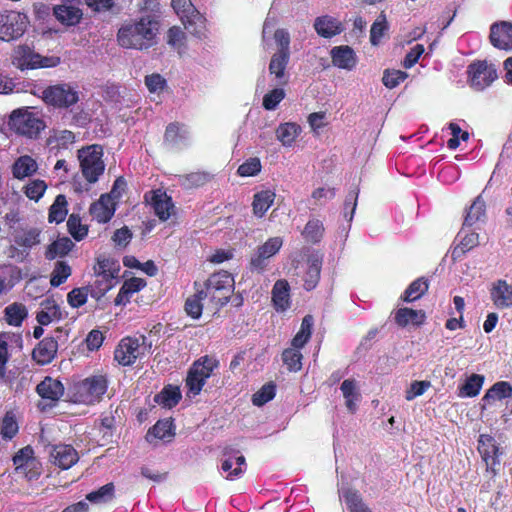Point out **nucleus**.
Listing matches in <instances>:
<instances>
[{"label":"nucleus","instance_id":"obj_55","mask_svg":"<svg viewBox=\"0 0 512 512\" xmlns=\"http://www.w3.org/2000/svg\"><path fill=\"white\" fill-rule=\"evenodd\" d=\"M388 29L385 14L382 12L374 21L370 30V41L373 45H378L384 36L385 31Z\"/></svg>","mask_w":512,"mask_h":512},{"label":"nucleus","instance_id":"obj_7","mask_svg":"<svg viewBox=\"0 0 512 512\" xmlns=\"http://www.w3.org/2000/svg\"><path fill=\"white\" fill-rule=\"evenodd\" d=\"M13 64L19 69L52 68L60 64L57 56H42L28 46H18L13 53Z\"/></svg>","mask_w":512,"mask_h":512},{"label":"nucleus","instance_id":"obj_62","mask_svg":"<svg viewBox=\"0 0 512 512\" xmlns=\"http://www.w3.org/2000/svg\"><path fill=\"white\" fill-rule=\"evenodd\" d=\"M46 189L47 185L43 180H33L24 187V193L29 199L38 201Z\"/></svg>","mask_w":512,"mask_h":512},{"label":"nucleus","instance_id":"obj_3","mask_svg":"<svg viewBox=\"0 0 512 512\" xmlns=\"http://www.w3.org/2000/svg\"><path fill=\"white\" fill-rule=\"evenodd\" d=\"M9 128L16 134L29 139H36L46 128L42 117L29 107L14 110L8 122Z\"/></svg>","mask_w":512,"mask_h":512},{"label":"nucleus","instance_id":"obj_49","mask_svg":"<svg viewBox=\"0 0 512 512\" xmlns=\"http://www.w3.org/2000/svg\"><path fill=\"white\" fill-rule=\"evenodd\" d=\"M114 497V485L108 483L100 487L96 491H92L86 495V499L93 504H104L112 500Z\"/></svg>","mask_w":512,"mask_h":512},{"label":"nucleus","instance_id":"obj_61","mask_svg":"<svg viewBox=\"0 0 512 512\" xmlns=\"http://www.w3.org/2000/svg\"><path fill=\"white\" fill-rule=\"evenodd\" d=\"M284 97V89L281 87H276L264 95L262 105L266 110H274L276 109L278 104L284 99Z\"/></svg>","mask_w":512,"mask_h":512},{"label":"nucleus","instance_id":"obj_17","mask_svg":"<svg viewBox=\"0 0 512 512\" xmlns=\"http://www.w3.org/2000/svg\"><path fill=\"white\" fill-rule=\"evenodd\" d=\"M478 451L486 464L487 472L496 474V466L499 465V447L495 439L488 434H481L478 439Z\"/></svg>","mask_w":512,"mask_h":512},{"label":"nucleus","instance_id":"obj_8","mask_svg":"<svg viewBox=\"0 0 512 512\" xmlns=\"http://www.w3.org/2000/svg\"><path fill=\"white\" fill-rule=\"evenodd\" d=\"M218 361L215 358L204 356L194 362L190 368L187 378L186 386L189 394L198 395L202 390L206 380L211 376L213 370L217 368Z\"/></svg>","mask_w":512,"mask_h":512},{"label":"nucleus","instance_id":"obj_27","mask_svg":"<svg viewBox=\"0 0 512 512\" xmlns=\"http://www.w3.org/2000/svg\"><path fill=\"white\" fill-rule=\"evenodd\" d=\"M114 203L110 195H102L100 199L90 207V214L99 223L108 222L114 214Z\"/></svg>","mask_w":512,"mask_h":512},{"label":"nucleus","instance_id":"obj_22","mask_svg":"<svg viewBox=\"0 0 512 512\" xmlns=\"http://www.w3.org/2000/svg\"><path fill=\"white\" fill-rule=\"evenodd\" d=\"M36 391L43 400L49 401L51 405L63 396L64 386L59 380L46 377L37 385Z\"/></svg>","mask_w":512,"mask_h":512},{"label":"nucleus","instance_id":"obj_14","mask_svg":"<svg viewBox=\"0 0 512 512\" xmlns=\"http://www.w3.org/2000/svg\"><path fill=\"white\" fill-rule=\"evenodd\" d=\"M27 25L28 17L24 13L9 11L0 14V39L11 41L21 37Z\"/></svg>","mask_w":512,"mask_h":512},{"label":"nucleus","instance_id":"obj_2","mask_svg":"<svg viewBox=\"0 0 512 512\" xmlns=\"http://www.w3.org/2000/svg\"><path fill=\"white\" fill-rule=\"evenodd\" d=\"M40 230L29 227H12L10 232V246L7 248V256L17 262H23L30 250L40 244Z\"/></svg>","mask_w":512,"mask_h":512},{"label":"nucleus","instance_id":"obj_52","mask_svg":"<svg viewBox=\"0 0 512 512\" xmlns=\"http://www.w3.org/2000/svg\"><path fill=\"white\" fill-rule=\"evenodd\" d=\"M186 35L184 31L178 27L173 26L167 32V44L173 49L182 54L185 50Z\"/></svg>","mask_w":512,"mask_h":512},{"label":"nucleus","instance_id":"obj_46","mask_svg":"<svg viewBox=\"0 0 512 512\" xmlns=\"http://www.w3.org/2000/svg\"><path fill=\"white\" fill-rule=\"evenodd\" d=\"M4 312L7 323L12 326H20L22 321L27 317V309L21 303L8 305Z\"/></svg>","mask_w":512,"mask_h":512},{"label":"nucleus","instance_id":"obj_11","mask_svg":"<svg viewBox=\"0 0 512 512\" xmlns=\"http://www.w3.org/2000/svg\"><path fill=\"white\" fill-rule=\"evenodd\" d=\"M120 271V264L117 260L112 257L100 255L97 257V263L94 267L96 277L104 278L105 285L100 290H95L92 293V298L99 300L103 297L110 289H112L116 283Z\"/></svg>","mask_w":512,"mask_h":512},{"label":"nucleus","instance_id":"obj_26","mask_svg":"<svg viewBox=\"0 0 512 512\" xmlns=\"http://www.w3.org/2000/svg\"><path fill=\"white\" fill-rule=\"evenodd\" d=\"M58 343L54 337L44 338L33 350V358L39 364H48L56 356Z\"/></svg>","mask_w":512,"mask_h":512},{"label":"nucleus","instance_id":"obj_35","mask_svg":"<svg viewBox=\"0 0 512 512\" xmlns=\"http://www.w3.org/2000/svg\"><path fill=\"white\" fill-rule=\"evenodd\" d=\"M301 127L293 122L282 123L276 129V137L284 147H292L300 135Z\"/></svg>","mask_w":512,"mask_h":512},{"label":"nucleus","instance_id":"obj_45","mask_svg":"<svg viewBox=\"0 0 512 512\" xmlns=\"http://www.w3.org/2000/svg\"><path fill=\"white\" fill-rule=\"evenodd\" d=\"M484 383V377L479 374H472L468 377L465 383L460 387V397H475L479 394L482 385Z\"/></svg>","mask_w":512,"mask_h":512},{"label":"nucleus","instance_id":"obj_47","mask_svg":"<svg viewBox=\"0 0 512 512\" xmlns=\"http://www.w3.org/2000/svg\"><path fill=\"white\" fill-rule=\"evenodd\" d=\"M154 437L160 440L171 439L174 436L173 423L172 421L165 419L159 420L148 432L147 440L150 441V437Z\"/></svg>","mask_w":512,"mask_h":512},{"label":"nucleus","instance_id":"obj_39","mask_svg":"<svg viewBox=\"0 0 512 512\" xmlns=\"http://www.w3.org/2000/svg\"><path fill=\"white\" fill-rule=\"evenodd\" d=\"M324 231L323 222L319 219L312 218L306 223L302 231V236L306 242L317 244L322 240Z\"/></svg>","mask_w":512,"mask_h":512},{"label":"nucleus","instance_id":"obj_21","mask_svg":"<svg viewBox=\"0 0 512 512\" xmlns=\"http://www.w3.org/2000/svg\"><path fill=\"white\" fill-rule=\"evenodd\" d=\"M224 457L221 469L227 473V479L233 480L244 473L246 461L243 455H240L239 452L232 453V451L225 449Z\"/></svg>","mask_w":512,"mask_h":512},{"label":"nucleus","instance_id":"obj_53","mask_svg":"<svg viewBox=\"0 0 512 512\" xmlns=\"http://www.w3.org/2000/svg\"><path fill=\"white\" fill-rule=\"evenodd\" d=\"M209 174L204 172H193L179 176L178 182L186 189L200 187L209 181Z\"/></svg>","mask_w":512,"mask_h":512},{"label":"nucleus","instance_id":"obj_42","mask_svg":"<svg viewBox=\"0 0 512 512\" xmlns=\"http://www.w3.org/2000/svg\"><path fill=\"white\" fill-rule=\"evenodd\" d=\"M75 141V135L73 132L66 129H54L47 139L48 145L52 148H68L69 145Z\"/></svg>","mask_w":512,"mask_h":512},{"label":"nucleus","instance_id":"obj_29","mask_svg":"<svg viewBox=\"0 0 512 512\" xmlns=\"http://www.w3.org/2000/svg\"><path fill=\"white\" fill-rule=\"evenodd\" d=\"M491 299L499 309L512 306V285L504 280H498L491 289Z\"/></svg>","mask_w":512,"mask_h":512},{"label":"nucleus","instance_id":"obj_37","mask_svg":"<svg viewBox=\"0 0 512 512\" xmlns=\"http://www.w3.org/2000/svg\"><path fill=\"white\" fill-rule=\"evenodd\" d=\"M54 14L57 20L68 26L78 24L82 18L81 10L72 6H57L54 9Z\"/></svg>","mask_w":512,"mask_h":512},{"label":"nucleus","instance_id":"obj_6","mask_svg":"<svg viewBox=\"0 0 512 512\" xmlns=\"http://www.w3.org/2000/svg\"><path fill=\"white\" fill-rule=\"evenodd\" d=\"M102 156L103 149L100 145L93 144L78 150L81 172L89 184L97 182L105 170Z\"/></svg>","mask_w":512,"mask_h":512},{"label":"nucleus","instance_id":"obj_33","mask_svg":"<svg viewBox=\"0 0 512 512\" xmlns=\"http://www.w3.org/2000/svg\"><path fill=\"white\" fill-rule=\"evenodd\" d=\"M276 194L273 190L266 189L257 192L253 197L252 210L254 216L262 218L274 203Z\"/></svg>","mask_w":512,"mask_h":512},{"label":"nucleus","instance_id":"obj_50","mask_svg":"<svg viewBox=\"0 0 512 512\" xmlns=\"http://www.w3.org/2000/svg\"><path fill=\"white\" fill-rule=\"evenodd\" d=\"M428 289V284L423 278L413 281L405 290L401 299L405 302H413L419 299Z\"/></svg>","mask_w":512,"mask_h":512},{"label":"nucleus","instance_id":"obj_19","mask_svg":"<svg viewBox=\"0 0 512 512\" xmlns=\"http://www.w3.org/2000/svg\"><path fill=\"white\" fill-rule=\"evenodd\" d=\"M50 462L61 469H69L79 460L78 452L69 444L52 445L48 450Z\"/></svg>","mask_w":512,"mask_h":512},{"label":"nucleus","instance_id":"obj_1","mask_svg":"<svg viewBox=\"0 0 512 512\" xmlns=\"http://www.w3.org/2000/svg\"><path fill=\"white\" fill-rule=\"evenodd\" d=\"M158 31V21L147 15L124 23L118 30L117 41L123 48L144 50L154 45Z\"/></svg>","mask_w":512,"mask_h":512},{"label":"nucleus","instance_id":"obj_10","mask_svg":"<svg viewBox=\"0 0 512 512\" xmlns=\"http://www.w3.org/2000/svg\"><path fill=\"white\" fill-rule=\"evenodd\" d=\"M172 7L181 19L185 29L193 35H201L205 28V18L195 8L191 0H172Z\"/></svg>","mask_w":512,"mask_h":512},{"label":"nucleus","instance_id":"obj_18","mask_svg":"<svg viewBox=\"0 0 512 512\" xmlns=\"http://www.w3.org/2000/svg\"><path fill=\"white\" fill-rule=\"evenodd\" d=\"M164 143L171 149L181 150L191 144V133L184 124L174 122L166 127Z\"/></svg>","mask_w":512,"mask_h":512},{"label":"nucleus","instance_id":"obj_23","mask_svg":"<svg viewBox=\"0 0 512 512\" xmlns=\"http://www.w3.org/2000/svg\"><path fill=\"white\" fill-rule=\"evenodd\" d=\"M313 26L317 34L323 38H332L343 31L341 21L330 15L317 17Z\"/></svg>","mask_w":512,"mask_h":512},{"label":"nucleus","instance_id":"obj_31","mask_svg":"<svg viewBox=\"0 0 512 512\" xmlns=\"http://www.w3.org/2000/svg\"><path fill=\"white\" fill-rule=\"evenodd\" d=\"M272 301L277 311H285L290 306V286L286 280H278L272 289Z\"/></svg>","mask_w":512,"mask_h":512},{"label":"nucleus","instance_id":"obj_56","mask_svg":"<svg viewBox=\"0 0 512 512\" xmlns=\"http://www.w3.org/2000/svg\"><path fill=\"white\" fill-rule=\"evenodd\" d=\"M282 359L290 371L297 372L302 368V354L300 350L288 348L283 351Z\"/></svg>","mask_w":512,"mask_h":512},{"label":"nucleus","instance_id":"obj_54","mask_svg":"<svg viewBox=\"0 0 512 512\" xmlns=\"http://www.w3.org/2000/svg\"><path fill=\"white\" fill-rule=\"evenodd\" d=\"M71 275V267L64 261H58L51 273L50 284L58 287L63 284Z\"/></svg>","mask_w":512,"mask_h":512},{"label":"nucleus","instance_id":"obj_60","mask_svg":"<svg viewBox=\"0 0 512 512\" xmlns=\"http://www.w3.org/2000/svg\"><path fill=\"white\" fill-rule=\"evenodd\" d=\"M407 77L408 74L404 71L387 69L383 73L382 82L387 88L393 89L402 83Z\"/></svg>","mask_w":512,"mask_h":512},{"label":"nucleus","instance_id":"obj_51","mask_svg":"<svg viewBox=\"0 0 512 512\" xmlns=\"http://www.w3.org/2000/svg\"><path fill=\"white\" fill-rule=\"evenodd\" d=\"M67 215V200L64 195H58L50 207L49 221L60 223L64 221Z\"/></svg>","mask_w":512,"mask_h":512},{"label":"nucleus","instance_id":"obj_15","mask_svg":"<svg viewBox=\"0 0 512 512\" xmlns=\"http://www.w3.org/2000/svg\"><path fill=\"white\" fill-rule=\"evenodd\" d=\"M323 261V255L317 251H311L307 255L306 261L297 265L295 269L297 270V275H302L304 281V288L306 290L314 289L320 279L321 266Z\"/></svg>","mask_w":512,"mask_h":512},{"label":"nucleus","instance_id":"obj_48","mask_svg":"<svg viewBox=\"0 0 512 512\" xmlns=\"http://www.w3.org/2000/svg\"><path fill=\"white\" fill-rule=\"evenodd\" d=\"M485 216V202L477 197L469 207L464 219V226L470 227L482 220Z\"/></svg>","mask_w":512,"mask_h":512},{"label":"nucleus","instance_id":"obj_36","mask_svg":"<svg viewBox=\"0 0 512 512\" xmlns=\"http://www.w3.org/2000/svg\"><path fill=\"white\" fill-rule=\"evenodd\" d=\"M340 389L345 399L347 409L352 413L355 412L357 402L360 399L357 382L353 379H346L342 382Z\"/></svg>","mask_w":512,"mask_h":512},{"label":"nucleus","instance_id":"obj_34","mask_svg":"<svg viewBox=\"0 0 512 512\" xmlns=\"http://www.w3.org/2000/svg\"><path fill=\"white\" fill-rule=\"evenodd\" d=\"M395 322L400 327L408 325H421L425 319V313L422 310H414L411 308H399L395 312Z\"/></svg>","mask_w":512,"mask_h":512},{"label":"nucleus","instance_id":"obj_9","mask_svg":"<svg viewBox=\"0 0 512 512\" xmlns=\"http://www.w3.org/2000/svg\"><path fill=\"white\" fill-rule=\"evenodd\" d=\"M40 97L56 108H68L79 101L78 91L68 83L48 86L41 90Z\"/></svg>","mask_w":512,"mask_h":512},{"label":"nucleus","instance_id":"obj_38","mask_svg":"<svg viewBox=\"0 0 512 512\" xmlns=\"http://www.w3.org/2000/svg\"><path fill=\"white\" fill-rule=\"evenodd\" d=\"M458 236L461 239L459 245L455 247L452 252L453 257H460L479 244V235L475 232H467L465 226L459 232Z\"/></svg>","mask_w":512,"mask_h":512},{"label":"nucleus","instance_id":"obj_5","mask_svg":"<svg viewBox=\"0 0 512 512\" xmlns=\"http://www.w3.org/2000/svg\"><path fill=\"white\" fill-rule=\"evenodd\" d=\"M107 388L108 380L105 375H92L74 384L72 398L75 403L94 404L101 400Z\"/></svg>","mask_w":512,"mask_h":512},{"label":"nucleus","instance_id":"obj_44","mask_svg":"<svg viewBox=\"0 0 512 512\" xmlns=\"http://www.w3.org/2000/svg\"><path fill=\"white\" fill-rule=\"evenodd\" d=\"M512 396V387L508 382L500 381L495 383L484 395L483 401L502 400Z\"/></svg>","mask_w":512,"mask_h":512},{"label":"nucleus","instance_id":"obj_20","mask_svg":"<svg viewBox=\"0 0 512 512\" xmlns=\"http://www.w3.org/2000/svg\"><path fill=\"white\" fill-rule=\"evenodd\" d=\"M490 41L498 49L512 50V24L508 22L493 24L490 31Z\"/></svg>","mask_w":512,"mask_h":512},{"label":"nucleus","instance_id":"obj_16","mask_svg":"<svg viewBox=\"0 0 512 512\" xmlns=\"http://www.w3.org/2000/svg\"><path fill=\"white\" fill-rule=\"evenodd\" d=\"M283 245V238L276 236L266 240L251 255L250 265L253 270L263 272L267 267V261L276 255Z\"/></svg>","mask_w":512,"mask_h":512},{"label":"nucleus","instance_id":"obj_43","mask_svg":"<svg viewBox=\"0 0 512 512\" xmlns=\"http://www.w3.org/2000/svg\"><path fill=\"white\" fill-rule=\"evenodd\" d=\"M181 399V392L178 387H165L158 395L155 396V402L165 408H172L178 404Z\"/></svg>","mask_w":512,"mask_h":512},{"label":"nucleus","instance_id":"obj_32","mask_svg":"<svg viewBox=\"0 0 512 512\" xmlns=\"http://www.w3.org/2000/svg\"><path fill=\"white\" fill-rule=\"evenodd\" d=\"M289 55L274 54L269 64V73L274 77L278 85H285L288 82L286 67L289 62Z\"/></svg>","mask_w":512,"mask_h":512},{"label":"nucleus","instance_id":"obj_64","mask_svg":"<svg viewBox=\"0 0 512 512\" xmlns=\"http://www.w3.org/2000/svg\"><path fill=\"white\" fill-rule=\"evenodd\" d=\"M430 387V381H413L405 392V399L407 401H411L414 398L423 395Z\"/></svg>","mask_w":512,"mask_h":512},{"label":"nucleus","instance_id":"obj_30","mask_svg":"<svg viewBox=\"0 0 512 512\" xmlns=\"http://www.w3.org/2000/svg\"><path fill=\"white\" fill-rule=\"evenodd\" d=\"M333 64L341 69L351 70L356 65V56L349 46H338L331 50Z\"/></svg>","mask_w":512,"mask_h":512},{"label":"nucleus","instance_id":"obj_59","mask_svg":"<svg viewBox=\"0 0 512 512\" xmlns=\"http://www.w3.org/2000/svg\"><path fill=\"white\" fill-rule=\"evenodd\" d=\"M90 288L88 286L72 289L67 295V301L73 308H79L87 302Z\"/></svg>","mask_w":512,"mask_h":512},{"label":"nucleus","instance_id":"obj_28","mask_svg":"<svg viewBox=\"0 0 512 512\" xmlns=\"http://www.w3.org/2000/svg\"><path fill=\"white\" fill-rule=\"evenodd\" d=\"M209 299L203 293L202 290H198L197 293L186 300L185 310L188 315L192 318H199L202 311L205 309L210 314H215L218 310H212V307H208Z\"/></svg>","mask_w":512,"mask_h":512},{"label":"nucleus","instance_id":"obj_58","mask_svg":"<svg viewBox=\"0 0 512 512\" xmlns=\"http://www.w3.org/2000/svg\"><path fill=\"white\" fill-rule=\"evenodd\" d=\"M67 227L69 233L77 241L82 240L88 233L87 226L82 225L80 217L74 214L70 215L67 221Z\"/></svg>","mask_w":512,"mask_h":512},{"label":"nucleus","instance_id":"obj_40","mask_svg":"<svg viewBox=\"0 0 512 512\" xmlns=\"http://www.w3.org/2000/svg\"><path fill=\"white\" fill-rule=\"evenodd\" d=\"M340 496L344 499L350 512H371L358 491L346 489L341 491Z\"/></svg>","mask_w":512,"mask_h":512},{"label":"nucleus","instance_id":"obj_4","mask_svg":"<svg viewBox=\"0 0 512 512\" xmlns=\"http://www.w3.org/2000/svg\"><path fill=\"white\" fill-rule=\"evenodd\" d=\"M234 279L227 272H219L211 275L204 284L203 293L208 297V307L219 310L227 304L233 292Z\"/></svg>","mask_w":512,"mask_h":512},{"label":"nucleus","instance_id":"obj_25","mask_svg":"<svg viewBox=\"0 0 512 512\" xmlns=\"http://www.w3.org/2000/svg\"><path fill=\"white\" fill-rule=\"evenodd\" d=\"M38 170L37 161L30 155L18 157L11 166L12 176L17 180L33 176Z\"/></svg>","mask_w":512,"mask_h":512},{"label":"nucleus","instance_id":"obj_41","mask_svg":"<svg viewBox=\"0 0 512 512\" xmlns=\"http://www.w3.org/2000/svg\"><path fill=\"white\" fill-rule=\"evenodd\" d=\"M74 247V243L67 237L59 238L51 243L45 252L48 260L66 256Z\"/></svg>","mask_w":512,"mask_h":512},{"label":"nucleus","instance_id":"obj_24","mask_svg":"<svg viewBox=\"0 0 512 512\" xmlns=\"http://www.w3.org/2000/svg\"><path fill=\"white\" fill-rule=\"evenodd\" d=\"M147 201L153 206L155 214L160 220H167L174 211V205L171 198L161 190L153 191L150 199L146 198Z\"/></svg>","mask_w":512,"mask_h":512},{"label":"nucleus","instance_id":"obj_12","mask_svg":"<svg viewBox=\"0 0 512 512\" xmlns=\"http://www.w3.org/2000/svg\"><path fill=\"white\" fill-rule=\"evenodd\" d=\"M467 74L468 84L476 91H483L498 78L495 66L487 61L471 63L468 66Z\"/></svg>","mask_w":512,"mask_h":512},{"label":"nucleus","instance_id":"obj_57","mask_svg":"<svg viewBox=\"0 0 512 512\" xmlns=\"http://www.w3.org/2000/svg\"><path fill=\"white\" fill-rule=\"evenodd\" d=\"M42 310L37 313L36 319L40 325H48L59 317L58 307L50 302L42 303Z\"/></svg>","mask_w":512,"mask_h":512},{"label":"nucleus","instance_id":"obj_63","mask_svg":"<svg viewBox=\"0 0 512 512\" xmlns=\"http://www.w3.org/2000/svg\"><path fill=\"white\" fill-rule=\"evenodd\" d=\"M275 396V385L268 383L265 384L253 397L252 402L256 406H262L268 401L272 400Z\"/></svg>","mask_w":512,"mask_h":512},{"label":"nucleus","instance_id":"obj_13","mask_svg":"<svg viewBox=\"0 0 512 512\" xmlns=\"http://www.w3.org/2000/svg\"><path fill=\"white\" fill-rule=\"evenodd\" d=\"M146 350L145 337H126L120 341L114 352V359L123 366L132 365Z\"/></svg>","mask_w":512,"mask_h":512}]
</instances>
